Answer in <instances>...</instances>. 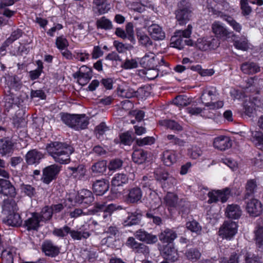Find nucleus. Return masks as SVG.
<instances>
[{"instance_id": "f257e3e1", "label": "nucleus", "mask_w": 263, "mask_h": 263, "mask_svg": "<svg viewBox=\"0 0 263 263\" xmlns=\"http://www.w3.org/2000/svg\"><path fill=\"white\" fill-rule=\"evenodd\" d=\"M46 149L54 160L60 164H67L70 162V155L73 149L67 144L53 142L48 144Z\"/></svg>"}, {"instance_id": "f03ea898", "label": "nucleus", "mask_w": 263, "mask_h": 263, "mask_svg": "<svg viewBox=\"0 0 263 263\" xmlns=\"http://www.w3.org/2000/svg\"><path fill=\"white\" fill-rule=\"evenodd\" d=\"M61 120L67 125L79 130L85 129L88 123V118L84 114L70 115L68 114H61Z\"/></svg>"}, {"instance_id": "7ed1b4c3", "label": "nucleus", "mask_w": 263, "mask_h": 263, "mask_svg": "<svg viewBox=\"0 0 263 263\" xmlns=\"http://www.w3.org/2000/svg\"><path fill=\"white\" fill-rule=\"evenodd\" d=\"M192 25H189L186 29L176 31L171 39L172 47L182 49L185 45H192L193 42L189 39L192 33Z\"/></svg>"}, {"instance_id": "20e7f679", "label": "nucleus", "mask_w": 263, "mask_h": 263, "mask_svg": "<svg viewBox=\"0 0 263 263\" xmlns=\"http://www.w3.org/2000/svg\"><path fill=\"white\" fill-rule=\"evenodd\" d=\"M157 62L158 59H156V57L152 52L145 54L141 59L140 64L142 67L148 68L145 72L148 79L151 80L155 79L158 76V71L161 70L160 68L155 69L157 66Z\"/></svg>"}, {"instance_id": "39448f33", "label": "nucleus", "mask_w": 263, "mask_h": 263, "mask_svg": "<svg viewBox=\"0 0 263 263\" xmlns=\"http://www.w3.org/2000/svg\"><path fill=\"white\" fill-rule=\"evenodd\" d=\"M237 228L238 226L235 222L226 221L220 228L218 234L222 238L230 239L236 234Z\"/></svg>"}, {"instance_id": "423d86ee", "label": "nucleus", "mask_w": 263, "mask_h": 263, "mask_svg": "<svg viewBox=\"0 0 263 263\" xmlns=\"http://www.w3.org/2000/svg\"><path fill=\"white\" fill-rule=\"evenodd\" d=\"M61 171V166L57 164H52L46 167L43 171V176L41 180L46 184H49L55 179Z\"/></svg>"}, {"instance_id": "0eeeda50", "label": "nucleus", "mask_w": 263, "mask_h": 263, "mask_svg": "<svg viewBox=\"0 0 263 263\" xmlns=\"http://www.w3.org/2000/svg\"><path fill=\"white\" fill-rule=\"evenodd\" d=\"M246 210L250 215L254 217L259 216L263 211L262 204L258 199L252 198L247 202Z\"/></svg>"}, {"instance_id": "6e6552de", "label": "nucleus", "mask_w": 263, "mask_h": 263, "mask_svg": "<svg viewBox=\"0 0 263 263\" xmlns=\"http://www.w3.org/2000/svg\"><path fill=\"white\" fill-rule=\"evenodd\" d=\"M73 77L77 78L80 84L84 85L87 83L92 77L91 68L83 65L81 67L79 70L73 74Z\"/></svg>"}, {"instance_id": "1a4fd4ad", "label": "nucleus", "mask_w": 263, "mask_h": 263, "mask_svg": "<svg viewBox=\"0 0 263 263\" xmlns=\"http://www.w3.org/2000/svg\"><path fill=\"white\" fill-rule=\"evenodd\" d=\"M0 193L11 198H14L16 195L15 188L10 181L0 179Z\"/></svg>"}, {"instance_id": "9d476101", "label": "nucleus", "mask_w": 263, "mask_h": 263, "mask_svg": "<svg viewBox=\"0 0 263 263\" xmlns=\"http://www.w3.org/2000/svg\"><path fill=\"white\" fill-rule=\"evenodd\" d=\"M0 193L11 198H14L16 195L15 188L10 181L0 179Z\"/></svg>"}, {"instance_id": "9b49d317", "label": "nucleus", "mask_w": 263, "mask_h": 263, "mask_svg": "<svg viewBox=\"0 0 263 263\" xmlns=\"http://www.w3.org/2000/svg\"><path fill=\"white\" fill-rule=\"evenodd\" d=\"M144 91V90L141 88L135 91L129 87H119L117 90V94L122 98L130 99L134 97H140Z\"/></svg>"}, {"instance_id": "f8f14e48", "label": "nucleus", "mask_w": 263, "mask_h": 263, "mask_svg": "<svg viewBox=\"0 0 263 263\" xmlns=\"http://www.w3.org/2000/svg\"><path fill=\"white\" fill-rule=\"evenodd\" d=\"M76 202L89 204L94 200L92 192L88 190L83 189L78 192L75 197Z\"/></svg>"}, {"instance_id": "ddd939ff", "label": "nucleus", "mask_w": 263, "mask_h": 263, "mask_svg": "<svg viewBox=\"0 0 263 263\" xmlns=\"http://www.w3.org/2000/svg\"><path fill=\"white\" fill-rule=\"evenodd\" d=\"M135 236L139 240L145 242L147 244H154L158 241L156 235L149 233L142 229L137 231L135 234Z\"/></svg>"}, {"instance_id": "4468645a", "label": "nucleus", "mask_w": 263, "mask_h": 263, "mask_svg": "<svg viewBox=\"0 0 263 263\" xmlns=\"http://www.w3.org/2000/svg\"><path fill=\"white\" fill-rule=\"evenodd\" d=\"M155 178L160 182H166L168 186L174 185L176 184V180L168 174L161 169H157L154 173Z\"/></svg>"}, {"instance_id": "2eb2a0df", "label": "nucleus", "mask_w": 263, "mask_h": 263, "mask_svg": "<svg viewBox=\"0 0 263 263\" xmlns=\"http://www.w3.org/2000/svg\"><path fill=\"white\" fill-rule=\"evenodd\" d=\"M142 197V192L139 187H134L130 189L126 198V201L128 203H136Z\"/></svg>"}, {"instance_id": "dca6fc26", "label": "nucleus", "mask_w": 263, "mask_h": 263, "mask_svg": "<svg viewBox=\"0 0 263 263\" xmlns=\"http://www.w3.org/2000/svg\"><path fill=\"white\" fill-rule=\"evenodd\" d=\"M176 18L180 25H184L187 23L192 16L191 9H177L176 12Z\"/></svg>"}, {"instance_id": "f3484780", "label": "nucleus", "mask_w": 263, "mask_h": 263, "mask_svg": "<svg viewBox=\"0 0 263 263\" xmlns=\"http://www.w3.org/2000/svg\"><path fill=\"white\" fill-rule=\"evenodd\" d=\"M93 190L98 195H102L109 189V182L105 179L96 180L92 185Z\"/></svg>"}, {"instance_id": "a211bd4d", "label": "nucleus", "mask_w": 263, "mask_h": 263, "mask_svg": "<svg viewBox=\"0 0 263 263\" xmlns=\"http://www.w3.org/2000/svg\"><path fill=\"white\" fill-rule=\"evenodd\" d=\"M43 157L44 155L41 152L32 149L26 154L25 159L28 164L32 165L39 163Z\"/></svg>"}, {"instance_id": "6ab92c4d", "label": "nucleus", "mask_w": 263, "mask_h": 263, "mask_svg": "<svg viewBox=\"0 0 263 263\" xmlns=\"http://www.w3.org/2000/svg\"><path fill=\"white\" fill-rule=\"evenodd\" d=\"M148 31L155 40H162L165 37V32L157 24H154L149 26L148 28Z\"/></svg>"}, {"instance_id": "aec40b11", "label": "nucleus", "mask_w": 263, "mask_h": 263, "mask_svg": "<svg viewBox=\"0 0 263 263\" xmlns=\"http://www.w3.org/2000/svg\"><path fill=\"white\" fill-rule=\"evenodd\" d=\"M214 95V91L212 87L206 88L201 97L202 103L205 104V106L209 107L210 109H213V96Z\"/></svg>"}, {"instance_id": "412c9836", "label": "nucleus", "mask_w": 263, "mask_h": 263, "mask_svg": "<svg viewBox=\"0 0 263 263\" xmlns=\"http://www.w3.org/2000/svg\"><path fill=\"white\" fill-rule=\"evenodd\" d=\"M231 146L230 138L223 135L215 138V148L220 151H225Z\"/></svg>"}, {"instance_id": "4be33fe9", "label": "nucleus", "mask_w": 263, "mask_h": 263, "mask_svg": "<svg viewBox=\"0 0 263 263\" xmlns=\"http://www.w3.org/2000/svg\"><path fill=\"white\" fill-rule=\"evenodd\" d=\"M142 213L140 210H137L133 213H129L124 224L125 226H131L139 224L141 219Z\"/></svg>"}, {"instance_id": "5701e85b", "label": "nucleus", "mask_w": 263, "mask_h": 263, "mask_svg": "<svg viewBox=\"0 0 263 263\" xmlns=\"http://www.w3.org/2000/svg\"><path fill=\"white\" fill-rule=\"evenodd\" d=\"M42 250L46 255L54 257L60 252L59 248L50 241H46L42 245Z\"/></svg>"}, {"instance_id": "b1692460", "label": "nucleus", "mask_w": 263, "mask_h": 263, "mask_svg": "<svg viewBox=\"0 0 263 263\" xmlns=\"http://www.w3.org/2000/svg\"><path fill=\"white\" fill-rule=\"evenodd\" d=\"M39 213H33L32 217L25 221V224L28 230H37L40 227V222L41 221Z\"/></svg>"}, {"instance_id": "393cba45", "label": "nucleus", "mask_w": 263, "mask_h": 263, "mask_svg": "<svg viewBox=\"0 0 263 263\" xmlns=\"http://www.w3.org/2000/svg\"><path fill=\"white\" fill-rule=\"evenodd\" d=\"M93 9L99 14L106 13L110 9V4L107 0H93Z\"/></svg>"}, {"instance_id": "a878e982", "label": "nucleus", "mask_w": 263, "mask_h": 263, "mask_svg": "<svg viewBox=\"0 0 263 263\" xmlns=\"http://www.w3.org/2000/svg\"><path fill=\"white\" fill-rule=\"evenodd\" d=\"M18 208L15 200L13 199H7L4 200L3 205V212L4 214L16 212Z\"/></svg>"}, {"instance_id": "bb28decb", "label": "nucleus", "mask_w": 263, "mask_h": 263, "mask_svg": "<svg viewBox=\"0 0 263 263\" xmlns=\"http://www.w3.org/2000/svg\"><path fill=\"white\" fill-rule=\"evenodd\" d=\"M13 152V143L7 139L0 140V154L2 156L10 155Z\"/></svg>"}, {"instance_id": "cd10ccee", "label": "nucleus", "mask_w": 263, "mask_h": 263, "mask_svg": "<svg viewBox=\"0 0 263 263\" xmlns=\"http://www.w3.org/2000/svg\"><path fill=\"white\" fill-rule=\"evenodd\" d=\"M226 216L230 218H238L241 214V211L239 206L237 204H229L225 211Z\"/></svg>"}, {"instance_id": "c85d7f7f", "label": "nucleus", "mask_w": 263, "mask_h": 263, "mask_svg": "<svg viewBox=\"0 0 263 263\" xmlns=\"http://www.w3.org/2000/svg\"><path fill=\"white\" fill-rule=\"evenodd\" d=\"M162 253L166 259L175 261L177 259V250L169 244L163 247Z\"/></svg>"}, {"instance_id": "c756f323", "label": "nucleus", "mask_w": 263, "mask_h": 263, "mask_svg": "<svg viewBox=\"0 0 263 263\" xmlns=\"http://www.w3.org/2000/svg\"><path fill=\"white\" fill-rule=\"evenodd\" d=\"M7 215L8 216L4 220V221L8 225L13 227H17L21 225L22 220L20 215L18 213L13 212L8 214Z\"/></svg>"}, {"instance_id": "7c9ffc66", "label": "nucleus", "mask_w": 263, "mask_h": 263, "mask_svg": "<svg viewBox=\"0 0 263 263\" xmlns=\"http://www.w3.org/2000/svg\"><path fill=\"white\" fill-rule=\"evenodd\" d=\"M177 237L176 233L173 230L166 229L159 235V239L163 243H171Z\"/></svg>"}, {"instance_id": "2f4dec72", "label": "nucleus", "mask_w": 263, "mask_h": 263, "mask_svg": "<svg viewBox=\"0 0 263 263\" xmlns=\"http://www.w3.org/2000/svg\"><path fill=\"white\" fill-rule=\"evenodd\" d=\"M159 124L175 131L180 132L183 130L182 126L178 122L173 120L165 119L159 121Z\"/></svg>"}, {"instance_id": "473e14b6", "label": "nucleus", "mask_w": 263, "mask_h": 263, "mask_svg": "<svg viewBox=\"0 0 263 263\" xmlns=\"http://www.w3.org/2000/svg\"><path fill=\"white\" fill-rule=\"evenodd\" d=\"M162 160L165 165L171 166L177 160L176 152L169 150L164 151L163 153Z\"/></svg>"}, {"instance_id": "72a5a7b5", "label": "nucleus", "mask_w": 263, "mask_h": 263, "mask_svg": "<svg viewBox=\"0 0 263 263\" xmlns=\"http://www.w3.org/2000/svg\"><path fill=\"white\" fill-rule=\"evenodd\" d=\"M231 196V192L228 188H226L222 190H218L215 192V201H220L223 203Z\"/></svg>"}, {"instance_id": "f704fd0d", "label": "nucleus", "mask_w": 263, "mask_h": 263, "mask_svg": "<svg viewBox=\"0 0 263 263\" xmlns=\"http://www.w3.org/2000/svg\"><path fill=\"white\" fill-rule=\"evenodd\" d=\"M241 70L246 74H253L260 71V67L254 63H246L242 65Z\"/></svg>"}, {"instance_id": "c9c22d12", "label": "nucleus", "mask_w": 263, "mask_h": 263, "mask_svg": "<svg viewBox=\"0 0 263 263\" xmlns=\"http://www.w3.org/2000/svg\"><path fill=\"white\" fill-rule=\"evenodd\" d=\"M106 161L102 160L93 164L91 167V170L95 174H102L106 171Z\"/></svg>"}, {"instance_id": "e433bc0d", "label": "nucleus", "mask_w": 263, "mask_h": 263, "mask_svg": "<svg viewBox=\"0 0 263 263\" xmlns=\"http://www.w3.org/2000/svg\"><path fill=\"white\" fill-rule=\"evenodd\" d=\"M164 200L167 206L170 208L177 207L178 198L176 194L171 192L167 193Z\"/></svg>"}, {"instance_id": "4c0bfd02", "label": "nucleus", "mask_w": 263, "mask_h": 263, "mask_svg": "<svg viewBox=\"0 0 263 263\" xmlns=\"http://www.w3.org/2000/svg\"><path fill=\"white\" fill-rule=\"evenodd\" d=\"M69 234L73 239L77 240H80L83 239H87L90 235V233L87 231H82L80 230H72L71 229Z\"/></svg>"}, {"instance_id": "58836bf2", "label": "nucleus", "mask_w": 263, "mask_h": 263, "mask_svg": "<svg viewBox=\"0 0 263 263\" xmlns=\"http://www.w3.org/2000/svg\"><path fill=\"white\" fill-rule=\"evenodd\" d=\"M128 180V177L125 174H117L112 179L111 183L115 186H119L127 183Z\"/></svg>"}, {"instance_id": "ea45409f", "label": "nucleus", "mask_w": 263, "mask_h": 263, "mask_svg": "<svg viewBox=\"0 0 263 263\" xmlns=\"http://www.w3.org/2000/svg\"><path fill=\"white\" fill-rule=\"evenodd\" d=\"M254 232L258 249L259 251L263 252V228L257 227Z\"/></svg>"}, {"instance_id": "a19ab883", "label": "nucleus", "mask_w": 263, "mask_h": 263, "mask_svg": "<svg viewBox=\"0 0 263 263\" xmlns=\"http://www.w3.org/2000/svg\"><path fill=\"white\" fill-rule=\"evenodd\" d=\"M14 255H16V254L13 249L3 250L1 254L3 263H13Z\"/></svg>"}, {"instance_id": "79ce46f5", "label": "nucleus", "mask_w": 263, "mask_h": 263, "mask_svg": "<svg viewBox=\"0 0 263 263\" xmlns=\"http://www.w3.org/2000/svg\"><path fill=\"white\" fill-rule=\"evenodd\" d=\"M146 157V153L143 149L135 150L132 155L133 161L139 164H141L144 162Z\"/></svg>"}, {"instance_id": "37998d69", "label": "nucleus", "mask_w": 263, "mask_h": 263, "mask_svg": "<svg viewBox=\"0 0 263 263\" xmlns=\"http://www.w3.org/2000/svg\"><path fill=\"white\" fill-rule=\"evenodd\" d=\"M251 141L259 148H263V134L260 132H251Z\"/></svg>"}, {"instance_id": "c03bdc74", "label": "nucleus", "mask_w": 263, "mask_h": 263, "mask_svg": "<svg viewBox=\"0 0 263 263\" xmlns=\"http://www.w3.org/2000/svg\"><path fill=\"white\" fill-rule=\"evenodd\" d=\"M185 255L188 260L195 262L200 258L201 253L198 249L192 248L187 250Z\"/></svg>"}, {"instance_id": "a18cd8bd", "label": "nucleus", "mask_w": 263, "mask_h": 263, "mask_svg": "<svg viewBox=\"0 0 263 263\" xmlns=\"http://www.w3.org/2000/svg\"><path fill=\"white\" fill-rule=\"evenodd\" d=\"M98 28L103 29L105 30H110L112 28V24L111 22L106 18L105 16H103L98 20L96 22Z\"/></svg>"}, {"instance_id": "49530a36", "label": "nucleus", "mask_w": 263, "mask_h": 263, "mask_svg": "<svg viewBox=\"0 0 263 263\" xmlns=\"http://www.w3.org/2000/svg\"><path fill=\"white\" fill-rule=\"evenodd\" d=\"M213 39H199L196 43V47L201 50L206 51L210 49Z\"/></svg>"}, {"instance_id": "de8ad7c7", "label": "nucleus", "mask_w": 263, "mask_h": 263, "mask_svg": "<svg viewBox=\"0 0 263 263\" xmlns=\"http://www.w3.org/2000/svg\"><path fill=\"white\" fill-rule=\"evenodd\" d=\"M53 211L49 206L44 207L39 214L40 215V219L41 221H46L50 220L52 216Z\"/></svg>"}, {"instance_id": "09e8293b", "label": "nucleus", "mask_w": 263, "mask_h": 263, "mask_svg": "<svg viewBox=\"0 0 263 263\" xmlns=\"http://www.w3.org/2000/svg\"><path fill=\"white\" fill-rule=\"evenodd\" d=\"M229 32L227 30L218 23H215V36L219 37H223L227 36Z\"/></svg>"}, {"instance_id": "8fccbe9b", "label": "nucleus", "mask_w": 263, "mask_h": 263, "mask_svg": "<svg viewBox=\"0 0 263 263\" xmlns=\"http://www.w3.org/2000/svg\"><path fill=\"white\" fill-rule=\"evenodd\" d=\"M187 229L192 232L196 233L197 234H200L201 231V227L199 223L195 220L189 221L186 223Z\"/></svg>"}, {"instance_id": "3c124183", "label": "nucleus", "mask_w": 263, "mask_h": 263, "mask_svg": "<svg viewBox=\"0 0 263 263\" xmlns=\"http://www.w3.org/2000/svg\"><path fill=\"white\" fill-rule=\"evenodd\" d=\"M6 81L10 88L18 89L21 86L20 80L16 76L9 77Z\"/></svg>"}, {"instance_id": "603ef678", "label": "nucleus", "mask_w": 263, "mask_h": 263, "mask_svg": "<svg viewBox=\"0 0 263 263\" xmlns=\"http://www.w3.org/2000/svg\"><path fill=\"white\" fill-rule=\"evenodd\" d=\"M70 228L65 226L62 228H55L53 231V234L56 236L64 237L68 234H70Z\"/></svg>"}, {"instance_id": "864d4df0", "label": "nucleus", "mask_w": 263, "mask_h": 263, "mask_svg": "<svg viewBox=\"0 0 263 263\" xmlns=\"http://www.w3.org/2000/svg\"><path fill=\"white\" fill-rule=\"evenodd\" d=\"M166 138L170 141V143L179 146H183L185 143L184 140L180 139L174 135H168L166 136Z\"/></svg>"}, {"instance_id": "5fc2aeb1", "label": "nucleus", "mask_w": 263, "mask_h": 263, "mask_svg": "<svg viewBox=\"0 0 263 263\" xmlns=\"http://www.w3.org/2000/svg\"><path fill=\"white\" fill-rule=\"evenodd\" d=\"M246 263H262L260 257L258 255L246 253L243 256Z\"/></svg>"}, {"instance_id": "6e6d98bb", "label": "nucleus", "mask_w": 263, "mask_h": 263, "mask_svg": "<svg viewBox=\"0 0 263 263\" xmlns=\"http://www.w3.org/2000/svg\"><path fill=\"white\" fill-rule=\"evenodd\" d=\"M123 165V161L119 159H115L111 160L108 165V168L109 171H115L121 168Z\"/></svg>"}, {"instance_id": "4d7b16f0", "label": "nucleus", "mask_w": 263, "mask_h": 263, "mask_svg": "<svg viewBox=\"0 0 263 263\" xmlns=\"http://www.w3.org/2000/svg\"><path fill=\"white\" fill-rule=\"evenodd\" d=\"M249 0H240V8L242 10V14L245 15H249L252 12V8L249 5Z\"/></svg>"}, {"instance_id": "13d9d810", "label": "nucleus", "mask_w": 263, "mask_h": 263, "mask_svg": "<svg viewBox=\"0 0 263 263\" xmlns=\"http://www.w3.org/2000/svg\"><path fill=\"white\" fill-rule=\"evenodd\" d=\"M22 192L29 197H32L35 193V189L30 185L22 184L21 186Z\"/></svg>"}, {"instance_id": "bf43d9fd", "label": "nucleus", "mask_w": 263, "mask_h": 263, "mask_svg": "<svg viewBox=\"0 0 263 263\" xmlns=\"http://www.w3.org/2000/svg\"><path fill=\"white\" fill-rule=\"evenodd\" d=\"M155 142V139L153 137H146L144 138L137 139L136 143L139 146H143L146 145H151Z\"/></svg>"}, {"instance_id": "052dcab7", "label": "nucleus", "mask_w": 263, "mask_h": 263, "mask_svg": "<svg viewBox=\"0 0 263 263\" xmlns=\"http://www.w3.org/2000/svg\"><path fill=\"white\" fill-rule=\"evenodd\" d=\"M55 44L58 49L63 50L68 46V42L63 36H60L57 38Z\"/></svg>"}, {"instance_id": "680f3d73", "label": "nucleus", "mask_w": 263, "mask_h": 263, "mask_svg": "<svg viewBox=\"0 0 263 263\" xmlns=\"http://www.w3.org/2000/svg\"><path fill=\"white\" fill-rule=\"evenodd\" d=\"M120 140L122 144L130 145L133 141V138L129 132H126L120 135Z\"/></svg>"}, {"instance_id": "e2e57ef3", "label": "nucleus", "mask_w": 263, "mask_h": 263, "mask_svg": "<svg viewBox=\"0 0 263 263\" xmlns=\"http://www.w3.org/2000/svg\"><path fill=\"white\" fill-rule=\"evenodd\" d=\"M138 62L136 59H126L122 67L126 69L136 68L138 67Z\"/></svg>"}, {"instance_id": "0e129e2a", "label": "nucleus", "mask_w": 263, "mask_h": 263, "mask_svg": "<svg viewBox=\"0 0 263 263\" xmlns=\"http://www.w3.org/2000/svg\"><path fill=\"white\" fill-rule=\"evenodd\" d=\"M108 127L106 125L104 122L101 123L98 125L95 129L96 135L98 138L102 136L106 131L108 130Z\"/></svg>"}, {"instance_id": "69168bd1", "label": "nucleus", "mask_w": 263, "mask_h": 263, "mask_svg": "<svg viewBox=\"0 0 263 263\" xmlns=\"http://www.w3.org/2000/svg\"><path fill=\"white\" fill-rule=\"evenodd\" d=\"M174 103L179 106H187L190 102L186 97L179 96L175 98Z\"/></svg>"}, {"instance_id": "338daca9", "label": "nucleus", "mask_w": 263, "mask_h": 263, "mask_svg": "<svg viewBox=\"0 0 263 263\" xmlns=\"http://www.w3.org/2000/svg\"><path fill=\"white\" fill-rule=\"evenodd\" d=\"M235 47L242 50L246 51L249 48L248 41L244 39L243 40L236 41L234 43Z\"/></svg>"}, {"instance_id": "774afa93", "label": "nucleus", "mask_w": 263, "mask_h": 263, "mask_svg": "<svg viewBox=\"0 0 263 263\" xmlns=\"http://www.w3.org/2000/svg\"><path fill=\"white\" fill-rule=\"evenodd\" d=\"M146 217L152 219L153 222L156 225H160L162 223V219L157 216H155L151 210L148 211L146 214Z\"/></svg>"}]
</instances>
